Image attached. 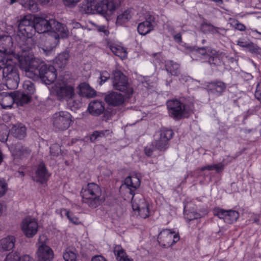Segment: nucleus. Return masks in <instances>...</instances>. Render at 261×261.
<instances>
[{"instance_id":"49","label":"nucleus","mask_w":261,"mask_h":261,"mask_svg":"<svg viewBox=\"0 0 261 261\" xmlns=\"http://www.w3.org/2000/svg\"><path fill=\"white\" fill-rule=\"evenodd\" d=\"M7 191V184L4 180L0 178V197L4 196Z\"/></svg>"},{"instance_id":"3","label":"nucleus","mask_w":261,"mask_h":261,"mask_svg":"<svg viewBox=\"0 0 261 261\" xmlns=\"http://www.w3.org/2000/svg\"><path fill=\"white\" fill-rule=\"evenodd\" d=\"M81 195L83 202L93 208L100 205L105 200L100 187L94 182L89 183L83 187Z\"/></svg>"},{"instance_id":"61","label":"nucleus","mask_w":261,"mask_h":261,"mask_svg":"<svg viewBox=\"0 0 261 261\" xmlns=\"http://www.w3.org/2000/svg\"><path fill=\"white\" fill-rule=\"evenodd\" d=\"M91 261H107V260L101 255H96L92 258Z\"/></svg>"},{"instance_id":"37","label":"nucleus","mask_w":261,"mask_h":261,"mask_svg":"<svg viewBox=\"0 0 261 261\" xmlns=\"http://www.w3.org/2000/svg\"><path fill=\"white\" fill-rule=\"evenodd\" d=\"M159 133L160 138L168 142L172 138L174 134L172 130L166 128L161 129Z\"/></svg>"},{"instance_id":"33","label":"nucleus","mask_w":261,"mask_h":261,"mask_svg":"<svg viewBox=\"0 0 261 261\" xmlns=\"http://www.w3.org/2000/svg\"><path fill=\"white\" fill-rule=\"evenodd\" d=\"M20 5L26 10L36 12L38 10V4L35 0H20Z\"/></svg>"},{"instance_id":"6","label":"nucleus","mask_w":261,"mask_h":261,"mask_svg":"<svg viewBox=\"0 0 261 261\" xmlns=\"http://www.w3.org/2000/svg\"><path fill=\"white\" fill-rule=\"evenodd\" d=\"M125 185L129 190V193L132 195V208L134 211L143 206H148L143 195L139 193H135L134 191L139 187L140 179L136 175L127 177L124 180Z\"/></svg>"},{"instance_id":"63","label":"nucleus","mask_w":261,"mask_h":261,"mask_svg":"<svg viewBox=\"0 0 261 261\" xmlns=\"http://www.w3.org/2000/svg\"><path fill=\"white\" fill-rule=\"evenodd\" d=\"M144 151H145V154L147 155V156H151L152 154V152H153V150L151 148H149V147H145L144 148Z\"/></svg>"},{"instance_id":"4","label":"nucleus","mask_w":261,"mask_h":261,"mask_svg":"<svg viewBox=\"0 0 261 261\" xmlns=\"http://www.w3.org/2000/svg\"><path fill=\"white\" fill-rule=\"evenodd\" d=\"M81 7L83 11L87 14L98 13L106 17L111 15L116 9L114 0H102L95 3L94 0H85Z\"/></svg>"},{"instance_id":"42","label":"nucleus","mask_w":261,"mask_h":261,"mask_svg":"<svg viewBox=\"0 0 261 261\" xmlns=\"http://www.w3.org/2000/svg\"><path fill=\"white\" fill-rule=\"evenodd\" d=\"M111 49L116 56L122 59L125 58L127 56L126 51L123 48L112 46Z\"/></svg>"},{"instance_id":"44","label":"nucleus","mask_w":261,"mask_h":261,"mask_svg":"<svg viewBox=\"0 0 261 261\" xmlns=\"http://www.w3.org/2000/svg\"><path fill=\"white\" fill-rule=\"evenodd\" d=\"M67 105L71 108L77 109L81 106V101L80 99L77 98L75 93L73 98L70 100V101H67Z\"/></svg>"},{"instance_id":"64","label":"nucleus","mask_w":261,"mask_h":261,"mask_svg":"<svg viewBox=\"0 0 261 261\" xmlns=\"http://www.w3.org/2000/svg\"><path fill=\"white\" fill-rule=\"evenodd\" d=\"M236 28L240 31H244L246 29V27L242 23H237L236 24Z\"/></svg>"},{"instance_id":"31","label":"nucleus","mask_w":261,"mask_h":261,"mask_svg":"<svg viewBox=\"0 0 261 261\" xmlns=\"http://www.w3.org/2000/svg\"><path fill=\"white\" fill-rule=\"evenodd\" d=\"M114 253L118 261H133L126 255L124 250L120 245H115L114 247Z\"/></svg>"},{"instance_id":"52","label":"nucleus","mask_w":261,"mask_h":261,"mask_svg":"<svg viewBox=\"0 0 261 261\" xmlns=\"http://www.w3.org/2000/svg\"><path fill=\"white\" fill-rule=\"evenodd\" d=\"M66 215L69 220V221L75 224H77L80 223L79 220L77 218L73 216L72 214L70 212H67Z\"/></svg>"},{"instance_id":"29","label":"nucleus","mask_w":261,"mask_h":261,"mask_svg":"<svg viewBox=\"0 0 261 261\" xmlns=\"http://www.w3.org/2000/svg\"><path fill=\"white\" fill-rule=\"evenodd\" d=\"M223 53L216 51L215 49L211 50L209 53L208 63L211 65L218 66L222 63V58Z\"/></svg>"},{"instance_id":"62","label":"nucleus","mask_w":261,"mask_h":261,"mask_svg":"<svg viewBox=\"0 0 261 261\" xmlns=\"http://www.w3.org/2000/svg\"><path fill=\"white\" fill-rule=\"evenodd\" d=\"M249 43H247V42H244L242 40H238L237 42V44L241 47H246L247 48L248 45Z\"/></svg>"},{"instance_id":"45","label":"nucleus","mask_w":261,"mask_h":261,"mask_svg":"<svg viewBox=\"0 0 261 261\" xmlns=\"http://www.w3.org/2000/svg\"><path fill=\"white\" fill-rule=\"evenodd\" d=\"M5 261H20V254L17 251L10 253L6 256Z\"/></svg>"},{"instance_id":"22","label":"nucleus","mask_w":261,"mask_h":261,"mask_svg":"<svg viewBox=\"0 0 261 261\" xmlns=\"http://www.w3.org/2000/svg\"><path fill=\"white\" fill-rule=\"evenodd\" d=\"M49 174L43 163H41L36 171V175L34 177V180L40 184L45 183L48 179Z\"/></svg>"},{"instance_id":"12","label":"nucleus","mask_w":261,"mask_h":261,"mask_svg":"<svg viewBox=\"0 0 261 261\" xmlns=\"http://www.w3.org/2000/svg\"><path fill=\"white\" fill-rule=\"evenodd\" d=\"M44 236L39 238L37 255L38 261H51L54 258L53 250L44 242Z\"/></svg>"},{"instance_id":"7","label":"nucleus","mask_w":261,"mask_h":261,"mask_svg":"<svg viewBox=\"0 0 261 261\" xmlns=\"http://www.w3.org/2000/svg\"><path fill=\"white\" fill-rule=\"evenodd\" d=\"M112 84L115 90L124 92L127 97L133 93V89L128 84L126 76L120 70L113 71Z\"/></svg>"},{"instance_id":"20","label":"nucleus","mask_w":261,"mask_h":261,"mask_svg":"<svg viewBox=\"0 0 261 261\" xmlns=\"http://www.w3.org/2000/svg\"><path fill=\"white\" fill-rule=\"evenodd\" d=\"M154 17L149 15L147 16L146 20L139 23L138 32L141 35H145L153 30Z\"/></svg>"},{"instance_id":"26","label":"nucleus","mask_w":261,"mask_h":261,"mask_svg":"<svg viewBox=\"0 0 261 261\" xmlns=\"http://www.w3.org/2000/svg\"><path fill=\"white\" fill-rule=\"evenodd\" d=\"M89 113L93 116H98L101 114L104 110V104L102 101L94 100L91 102L88 106Z\"/></svg>"},{"instance_id":"39","label":"nucleus","mask_w":261,"mask_h":261,"mask_svg":"<svg viewBox=\"0 0 261 261\" xmlns=\"http://www.w3.org/2000/svg\"><path fill=\"white\" fill-rule=\"evenodd\" d=\"M63 257L65 261H76L77 253L74 250L67 248L63 253Z\"/></svg>"},{"instance_id":"40","label":"nucleus","mask_w":261,"mask_h":261,"mask_svg":"<svg viewBox=\"0 0 261 261\" xmlns=\"http://www.w3.org/2000/svg\"><path fill=\"white\" fill-rule=\"evenodd\" d=\"M185 218L188 221H191L194 219H197L201 217L199 214L195 212H190L187 210L186 206L184 207Z\"/></svg>"},{"instance_id":"19","label":"nucleus","mask_w":261,"mask_h":261,"mask_svg":"<svg viewBox=\"0 0 261 261\" xmlns=\"http://www.w3.org/2000/svg\"><path fill=\"white\" fill-rule=\"evenodd\" d=\"M105 100L109 105L114 107L122 106L124 102V96L116 92H111L105 96Z\"/></svg>"},{"instance_id":"58","label":"nucleus","mask_w":261,"mask_h":261,"mask_svg":"<svg viewBox=\"0 0 261 261\" xmlns=\"http://www.w3.org/2000/svg\"><path fill=\"white\" fill-rule=\"evenodd\" d=\"M7 56H3L0 53V70L2 69H3L4 67L5 64H6V60Z\"/></svg>"},{"instance_id":"56","label":"nucleus","mask_w":261,"mask_h":261,"mask_svg":"<svg viewBox=\"0 0 261 261\" xmlns=\"http://www.w3.org/2000/svg\"><path fill=\"white\" fill-rule=\"evenodd\" d=\"M211 50L213 49L208 47H202L198 48L199 53L202 55L207 54L208 56H209V53L211 51Z\"/></svg>"},{"instance_id":"50","label":"nucleus","mask_w":261,"mask_h":261,"mask_svg":"<svg viewBox=\"0 0 261 261\" xmlns=\"http://www.w3.org/2000/svg\"><path fill=\"white\" fill-rule=\"evenodd\" d=\"M110 78L109 73L106 71H101L100 73V81L99 82V84L101 85L103 83H104L106 81H107Z\"/></svg>"},{"instance_id":"28","label":"nucleus","mask_w":261,"mask_h":261,"mask_svg":"<svg viewBox=\"0 0 261 261\" xmlns=\"http://www.w3.org/2000/svg\"><path fill=\"white\" fill-rule=\"evenodd\" d=\"M14 96L15 97V102L20 106L27 104L31 99V96L24 92L19 91H14Z\"/></svg>"},{"instance_id":"51","label":"nucleus","mask_w":261,"mask_h":261,"mask_svg":"<svg viewBox=\"0 0 261 261\" xmlns=\"http://www.w3.org/2000/svg\"><path fill=\"white\" fill-rule=\"evenodd\" d=\"M254 96L261 102V82H259L256 86Z\"/></svg>"},{"instance_id":"60","label":"nucleus","mask_w":261,"mask_h":261,"mask_svg":"<svg viewBox=\"0 0 261 261\" xmlns=\"http://www.w3.org/2000/svg\"><path fill=\"white\" fill-rule=\"evenodd\" d=\"M20 261H34V259L30 255L25 254L20 256Z\"/></svg>"},{"instance_id":"48","label":"nucleus","mask_w":261,"mask_h":261,"mask_svg":"<svg viewBox=\"0 0 261 261\" xmlns=\"http://www.w3.org/2000/svg\"><path fill=\"white\" fill-rule=\"evenodd\" d=\"M247 48L248 49V50L251 53L258 55L261 54V48L252 42L249 43Z\"/></svg>"},{"instance_id":"30","label":"nucleus","mask_w":261,"mask_h":261,"mask_svg":"<svg viewBox=\"0 0 261 261\" xmlns=\"http://www.w3.org/2000/svg\"><path fill=\"white\" fill-rule=\"evenodd\" d=\"M69 57V51H64L57 56L54 63L59 68H64L68 63Z\"/></svg>"},{"instance_id":"5","label":"nucleus","mask_w":261,"mask_h":261,"mask_svg":"<svg viewBox=\"0 0 261 261\" xmlns=\"http://www.w3.org/2000/svg\"><path fill=\"white\" fill-rule=\"evenodd\" d=\"M18 28V32L15 38L17 42L16 49L17 53L14 55L19 59V57L28 55L29 54H33L32 50L35 47V42L33 38L34 34H30L21 30L20 22Z\"/></svg>"},{"instance_id":"15","label":"nucleus","mask_w":261,"mask_h":261,"mask_svg":"<svg viewBox=\"0 0 261 261\" xmlns=\"http://www.w3.org/2000/svg\"><path fill=\"white\" fill-rule=\"evenodd\" d=\"M56 95L58 100L60 101H70L74 96V89L71 85H64L56 89Z\"/></svg>"},{"instance_id":"9","label":"nucleus","mask_w":261,"mask_h":261,"mask_svg":"<svg viewBox=\"0 0 261 261\" xmlns=\"http://www.w3.org/2000/svg\"><path fill=\"white\" fill-rule=\"evenodd\" d=\"M72 117L66 111H60L55 113L53 117L54 127L60 130L67 129L72 123Z\"/></svg>"},{"instance_id":"32","label":"nucleus","mask_w":261,"mask_h":261,"mask_svg":"<svg viewBox=\"0 0 261 261\" xmlns=\"http://www.w3.org/2000/svg\"><path fill=\"white\" fill-rule=\"evenodd\" d=\"M165 67L167 71L172 75L177 76L179 73L180 65L173 61H167Z\"/></svg>"},{"instance_id":"59","label":"nucleus","mask_w":261,"mask_h":261,"mask_svg":"<svg viewBox=\"0 0 261 261\" xmlns=\"http://www.w3.org/2000/svg\"><path fill=\"white\" fill-rule=\"evenodd\" d=\"M226 31L227 30L224 28L217 27L216 34L218 35L219 36H224L226 34Z\"/></svg>"},{"instance_id":"54","label":"nucleus","mask_w":261,"mask_h":261,"mask_svg":"<svg viewBox=\"0 0 261 261\" xmlns=\"http://www.w3.org/2000/svg\"><path fill=\"white\" fill-rule=\"evenodd\" d=\"M80 0H63L64 4L65 6L72 7L75 6Z\"/></svg>"},{"instance_id":"24","label":"nucleus","mask_w":261,"mask_h":261,"mask_svg":"<svg viewBox=\"0 0 261 261\" xmlns=\"http://www.w3.org/2000/svg\"><path fill=\"white\" fill-rule=\"evenodd\" d=\"M27 129L21 123L13 125L10 130V134L14 137L21 140L27 135Z\"/></svg>"},{"instance_id":"18","label":"nucleus","mask_w":261,"mask_h":261,"mask_svg":"<svg viewBox=\"0 0 261 261\" xmlns=\"http://www.w3.org/2000/svg\"><path fill=\"white\" fill-rule=\"evenodd\" d=\"M207 91L217 96L222 95L226 88V84L221 81H214L207 85Z\"/></svg>"},{"instance_id":"8","label":"nucleus","mask_w":261,"mask_h":261,"mask_svg":"<svg viewBox=\"0 0 261 261\" xmlns=\"http://www.w3.org/2000/svg\"><path fill=\"white\" fill-rule=\"evenodd\" d=\"M20 67L28 72H34L35 74H38L39 69L41 64H44L39 59L34 58L33 54L19 57Z\"/></svg>"},{"instance_id":"1","label":"nucleus","mask_w":261,"mask_h":261,"mask_svg":"<svg viewBox=\"0 0 261 261\" xmlns=\"http://www.w3.org/2000/svg\"><path fill=\"white\" fill-rule=\"evenodd\" d=\"M17 63H19V59L15 55L7 56L6 64L3 69V77L9 89H16L18 86L20 79L16 66Z\"/></svg>"},{"instance_id":"14","label":"nucleus","mask_w":261,"mask_h":261,"mask_svg":"<svg viewBox=\"0 0 261 261\" xmlns=\"http://www.w3.org/2000/svg\"><path fill=\"white\" fill-rule=\"evenodd\" d=\"M21 227L23 233L27 237L32 238L38 231V225L35 218L28 217L22 221Z\"/></svg>"},{"instance_id":"57","label":"nucleus","mask_w":261,"mask_h":261,"mask_svg":"<svg viewBox=\"0 0 261 261\" xmlns=\"http://www.w3.org/2000/svg\"><path fill=\"white\" fill-rule=\"evenodd\" d=\"M214 169H215L217 172H219L223 170L224 165L222 163H219L218 164H213Z\"/></svg>"},{"instance_id":"23","label":"nucleus","mask_w":261,"mask_h":261,"mask_svg":"<svg viewBox=\"0 0 261 261\" xmlns=\"http://www.w3.org/2000/svg\"><path fill=\"white\" fill-rule=\"evenodd\" d=\"M51 22H52L51 31L56 32L58 37L65 38L68 36L69 31L65 25L54 19H51Z\"/></svg>"},{"instance_id":"35","label":"nucleus","mask_w":261,"mask_h":261,"mask_svg":"<svg viewBox=\"0 0 261 261\" xmlns=\"http://www.w3.org/2000/svg\"><path fill=\"white\" fill-rule=\"evenodd\" d=\"M152 145L156 149L160 151H164L168 147V142L159 137L152 143Z\"/></svg>"},{"instance_id":"27","label":"nucleus","mask_w":261,"mask_h":261,"mask_svg":"<svg viewBox=\"0 0 261 261\" xmlns=\"http://www.w3.org/2000/svg\"><path fill=\"white\" fill-rule=\"evenodd\" d=\"M77 88L79 89L78 94L83 97L91 98L96 95L95 91L86 83H83L79 85Z\"/></svg>"},{"instance_id":"43","label":"nucleus","mask_w":261,"mask_h":261,"mask_svg":"<svg viewBox=\"0 0 261 261\" xmlns=\"http://www.w3.org/2000/svg\"><path fill=\"white\" fill-rule=\"evenodd\" d=\"M9 130L5 125H0V141H6L9 136Z\"/></svg>"},{"instance_id":"41","label":"nucleus","mask_w":261,"mask_h":261,"mask_svg":"<svg viewBox=\"0 0 261 261\" xmlns=\"http://www.w3.org/2000/svg\"><path fill=\"white\" fill-rule=\"evenodd\" d=\"M110 133L109 130H100V131H95L90 136V140L91 142L95 141L99 138H101L107 135Z\"/></svg>"},{"instance_id":"16","label":"nucleus","mask_w":261,"mask_h":261,"mask_svg":"<svg viewBox=\"0 0 261 261\" xmlns=\"http://www.w3.org/2000/svg\"><path fill=\"white\" fill-rule=\"evenodd\" d=\"M215 215L220 219H223L225 223L232 224L235 222L239 217L238 212L233 210H224L218 209L215 212Z\"/></svg>"},{"instance_id":"55","label":"nucleus","mask_w":261,"mask_h":261,"mask_svg":"<svg viewBox=\"0 0 261 261\" xmlns=\"http://www.w3.org/2000/svg\"><path fill=\"white\" fill-rule=\"evenodd\" d=\"M210 27H213V25L210 23H203L201 25V29L204 33L209 32L211 29Z\"/></svg>"},{"instance_id":"2","label":"nucleus","mask_w":261,"mask_h":261,"mask_svg":"<svg viewBox=\"0 0 261 261\" xmlns=\"http://www.w3.org/2000/svg\"><path fill=\"white\" fill-rule=\"evenodd\" d=\"M20 22L21 30L30 34H35V32L44 33L51 31L52 29L51 19L47 20L41 17H35L32 20L25 16L20 20Z\"/></svg>"},{"instance_id":"13","label":"nucleus","mask_w":261,"mask_h":261,"mask_svg":"<svg viewBox=\"0 0 261 261\" xmlns=\"http://www.w3.org/2000/svg\"><path fill=\"white\" fill-rule=\"evenodd\" d=\"M179 240V236L169 229H163L160 232L158 237L159 243L165 247L171 246Z\"/></svg>"},{"instance_id":"47","label":"nucleus","mask_w":261,"mask_h":261,"mask_svg":"<svg viewBox=\"0 0 261 261\" xmlns=\"http://www.w3.org/2000/svg\"><path fill=\"white\" fill-rule=\"evenodd\" d=\"M60 146L58 144H54L50 147V153L53 156H57L61 152Z\"/></svg>"},{"instance_id":"17","label":"nucleus","mask_w":261,"mask_h":261,"mask_svg":"<svg viewBox=\"0 0 261 261\" xmlns=\"http://www.w3.org/2000/svg\"><path fill=\"white\" fill-rule=\"evenodd\" d=\"M0 53L5 54L6 56L16 54L14 52L13 39L11 36L0 37Z\"/></svg>"},{"instance_id":"53","label":"nucleus","mask_w":261,"mask_h":261,"mask_svg":"<svg viewBox=\"0 0 261 261\" xmlns=\"http://www.w3.org/2000/svg\"><path fill=\"white\" fill-rule=\"evenodd\" d=\"M54 47L53 46H47L44 45L41 48V49H42L43 53L47 56L51 55L54 53Z\"/></svg>"},{"instance_id":"10","label":"nucleus","mask_w":261,"mask_h":261,"mask_svg":"<svg viewBox=\"0 0 261 261\" xmlns=\"http://www.w3.org/2000/svg\"><path fill=\"white\" fill-rule=\"evenodd\" d=\"M167 106L169 115L177 120L180 119L185 112L188 113L191 110L187 108L182 102L177 99L168 100Z\"/></svg>"},{"instance_id":"36","label":"nucleus","mask_w":261,"mask_h":261,"mask_svg":"<svg viewBox=\"0 0 261 261\" xmlns=\"http://www.w3.org/2000/svg\"><path fill=\"white\" fill-rule=\"evenodd\" d=\"M23 88L24 93L31 96L36 91V88L34 84L31 81H25L23 84Z\"/></svg>"},{"instance_id":"46","label":"nucleus","mask_w":261,"mask_h":261,"mask_svg":"<svg viewBox=\"0 0 261 261\" xmlns=\"http://www.w3.org/2000/svg\"><path fill=\"white\" fill-rule=\"evenodd\" d=\"M137 211L139 215L142 218H146L149 216V209L148 206H143L138 209L135 210Z\"/></svg>"},{"instance_id":"11","label":"nucleus","mask_w":261,"mask_h":261,"mask_svg":"<svg viewBox=\"0 0 261 261\" xmlns=\"http://www.w3.org/2000/svg\"><path fill=\"white\" fill-rule=\"evenodd\" d=\"M38 74L41 80L46 85L53 83L57 78L55 68L52 65L45 64H41Z\"/></svg>"},{"instance_id":"34","label":"nucleus","mask_w":261,"mask_h":261,"mask_svg":"<svg viewBox=\"0 0 261 261\" xmlns=\"http://www.w3.org/2000/svg\"><path fill=\"white\" fill-rule=\"evenodd\" d=\"M132 14L130 10H127L117 17L116 23L122 25L123 23L127 22L132 17Z\"/></svg>"},{"instance_id":"38","label":"nucleus","mask_w":261,"mask_h":261,"mask_svg":"<svg viewBox=\"0 0 261 261\" xmlns=\"http://www.w3.org/2000/svg\"><path fill=\"white\" fill-rule=\"evenodd\" d=\"M15 152L16 155L23 158L30 154L31 150L27 147L17 146L15 148Z\"/></svg>"},{"instance_id":"25","label":"nucleus","mask_w":261,"mask_h":261,"mask_svg":"<svg viewBox=\"0 0 261 261\" xmlns=\"http://www.w3.org/2000/svg\"><path fill=\"white\" fill-rule=\"evenodd\" d=\"M16 239L14 236H10L0 240V252L8 251L12 250L15 246Z\"/></svg>"},{"instance_id":"21","label":"nucleus","mask_w":261,"mask_h":261,"mask_svg":"<svg viewBox=\"0 0 261 261\" xmlns=\"http://www.w3.org/2000/svg\"><path fill=\"white\" fill-rule=\"evenodd\" d=\"M14 102L15 97L14 96V92H11L10 93L3 92L0 93V105L3 108H10L12 107Z\"/></svg>"}]
</instances>
